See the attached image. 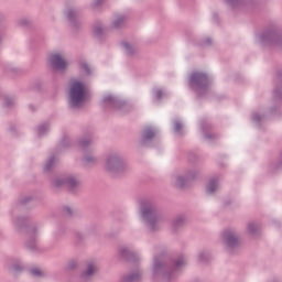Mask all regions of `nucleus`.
<instances>
[{"label":"nucleus","instance_id":"obj_1","mask_svg":"<svg viewBox=\"0 0 282 282\" xmlns=\"http://www.w3.org/2000/svg\"><path fill=\"white\" fill-rule=\"evenodd\" d=\"M70 105L73 107H80L87 100V88L79 82H75L70 87Z\"/></svg>","mask_w":282,"mask_h":282},{"label":"nucleus","instance_id":"obj_2","mask_svg":"<svg viewBox=\"0 0 282 282\" xmlns=\"http://www.w3.org/2000/svg\"><path fill=\"white\" fill-rule=\"evenodd\" d=\"M50 62L54 69H65L67 67V62L58 54L51 55Z\"/></svg>","mask_w":282,"mask_h":282},{"label":"nucleus","instance_id":"obj_3","mask_svg":"<svg viewBox=\"0 0 282 282\" xmlns=\"http://www.w3.org/2000/svg\"><path fill=\"white\" fill-rule=\"evenodd\" d=\"M153 135H155V132H153V130H151V128H148L144 130L143 138L145 140H151V138H153Z\"/></svg>","mask_w":282,"mask_h":282},{"label":"nucleus","instance_id":"obj_4","mask_svg":"<svg viewBox=\"0 0 282 282\" xmlns=\"http://www.w3.org/2000/svg\"><path fill=\"white\" fill-rule=\"evenodd\" d=\"M94 272H96V265L89 264V265L87 267V270H86V272H85V275H86V276H91V274H94Z\"/></svg>","mask_w":282,"mask_h":282},{"label":"nucleus","instance_id":"obj_5","mask_svg":"<svg viewBox=\"0 0 282 282\" xmlns=\"http://www.w3.org/2000/svg\"><path fill=\"white\" fill-rule=\"evenodd\" d=\"M217 188V183L216 182H210L207 186V192L208 193H215V189Z\"/></svg>","mask_w":282,"mask_h":282},{"label":"nucleus","instance_id":"obj_6","mask_svg":"<svg viewBox=\"0 0 282 282\" xmlns=\"http://www.w3.org/2000/svg\"><path fill=\"white\" fill-rule=\"evenodd\" d=\"M225 241L229 243V246H232V241H237V238H235L234 235L225 237Z\"/></svg>","mask_w":282,"mask_h":282},{"label":"nucleus","instance_id":"obj_7","mask_svg":"<svg viewBox=\"0 0 282 282\" xmlns=\"http://www.w3.org/2000/svg\"><path fill=\"white\" fill-rule=\"evenodd\" d=\"M80 69L82 72H84V74H89V65H87L86 63L80 64Z\"/></svg>","mask_w":282,"mask_h":282},{"label":"nucleus","instance_id":"obj_8","mask_svg":"<svg viewBox=\"0 0 282 282\" xmlns=\"http://www.w3.org/2000/svg\"><path fill=\"white\" fill-rule=\"evenodd\" d=\"M31 274H33V276H41L43 272L40 269H32Z\"/></svg>","mask_w":282,"mask_h":282},{"label":"nucleus","instance_id":"obj_9","mask_svg":"<svg viewBox=\"0 0 282 282\" xmlns=\"http://www.w3.org/2000/svg\"><path fill=\"white\" fill-rule=\"evenodd\" d=\"M174 129L175 131H180V129H182V123H175Z\"/></svg>","mask_w":282,"mask_h":282},{"label":"nucleus","instance_id":"obj_10","mask_svg":"<svg viewBox=\"0 0 282 282\" xmlns=\"http://www.w3.org/2000/svg\"><path fill=\"white\" fill-rule=\"evenodd\" d=\"M177 186H184V184L182 183V177L177 178Z\"/></svg>","mask_w":282,"mask_h":282},{"label":"nucleus","instance_id":"obj_11","mask_svg":"<svg viewBox=\"0 0 282 282\" xmlns=\"http://www.w3.org/2000/svg\"><path fill=\"white\" fill-rule=\"evenodd\" d=\"M68 184H69V186H74L76 184V181L75 180H70V181H68Z\"/></svg>","mask_w":282,"mask_h":282},{"label":"nucleus","instance_id":"obj_12","mask_svg":"<svg viewBox=\"0 0 282 282\" xmlns=\"http://www.w3.org/2000/svg\"><path fill=\"white\" fill-rule=\"evenodd\" d=\"M149 213H151V210H144L143 212V217H147L149 215Z\"/></svg>","mask_w":282,"mask_h":282},{"label":"nucleus","instance_id":"obj_13","mask_svg":"<svg viewBox=\"0 0 282 282\" xmlns=\"http://www.w3.org/2000/svg\"><path fill=\"white\" fill-rule=\"evenodd\" d=\"M130 281H135V276H131V278H130Z\"/></svg>","mask_w":282,"mask_h":282}]
</instances>
